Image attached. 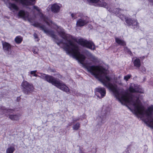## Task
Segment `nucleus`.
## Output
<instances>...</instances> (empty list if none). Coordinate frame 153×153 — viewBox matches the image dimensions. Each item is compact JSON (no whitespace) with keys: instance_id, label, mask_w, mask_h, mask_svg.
Returning a JSON list of instances; mask_svg holds the SVG:
<instances>
[{"instance_id":"1","label":"nucleus","mask_w":153,"mask_h":153,"mask_svg":"<svg viewBox=\"0 0 153 153\" xmlns=\"http://www.w3.org/2000/svg\"><path fill=\"white\" fill-rule=\"evenodd\" d=\"M45 80L62 91L67 93L70 92L69 88L64 83L57 80L53 76L47 75Z\"/></svg>"},{"instance_id":"2","label":"nucleus","mask_w":153,"mask_h":153,"mask_svg":"<svg viewBox=\"0 0 153 153\" xmlns=\"http://www.w3.org/2000/svg\"><path fill=\"white\" fill-rule=\"evenodd\" d=\"M22 88L26 94H27L31 91L33 88V85L30 84L26 81H23L21 85Z\"/></svg>"},{"instance_id":"3","label":"nucleus","mask_w":153,"mask_h":153,"mask_svg":"<svg viewBox=\"0 0 153 153\" xmlns=\"http://www.w3.org/2000/svg\"><path fill=\"white\" fill-rule=\"evenodd\" d=\"M87 1L90 3H93L96 6L103 7L107 8L108 5L107 3L103 0H87Z\"/></svg>"},{"instance_id":"4","label":"nucleus","mask_w":153,"mask_h":153,"mask_svg":"<svg viewBox=\"0 0 153 153\" xmlns=\"http://www.w3.org/2000/svg\"><path fill=\"white\" fill-rule=\"evenodd\" d=\"M128 90L129 92L131 93L136 92L141 93H144L143 90L133 83L131 84Z\"/></svg>"},{"instance_id":"5","label":"nucleus","mask_w":153,"mask_h":153,"mask_svg":"<svg viewBox=\"0 0 153 153\" xmlns=\"http://www.w3.org/2000/svg\"><path fill=\"white\" fill-rule=\"evenodd\" d=\"M88 22V21L84 19H79L76 22V26L79 27H82L86 25Z\"/></svg>"},{"instance_id":"6","label":"nucleus","mask_w":153,"mask_h":153,"mask_svg":"<svg viewBox=\"0 0 153 153\" xmlns=\"http://www.w3.org/2000/svg\"><path fill=\"white\" fill-rule=\"evenodd\" d=\"M6 5L7 7H8L10 10L14 12V10L18 11L19 8L18 6L15 4L9 2L6 3Z\"/></svg>"},{"instance_id":"7","label":"nucleus","mask_w":153,"mask_h":153,"mask_svg":"<svg viewBox=\"0 0 153 153\" xmlns=\"http://www.w3.org/2000/svg\"><path fill=\"white\" fill-rule=\"evenodd\" d=\"M18 15L25 20L27 19L29 21V13L27 12L22 10H20L18 13Z\"/></svg>"},{"instance_id":"8","label":"nucleus","mask_w":153,"mask_h":153,"mask_svg":"<svg viewBox=\"0 0 153 153\" xmlns=\"http://www.w3.org/2000/svg\"><path fill=\"white\" fill-rule=\"evenodd\" d=\"M61 5L57 4H53L51 7V10L55 13H57L59 12Z\"/></svg>"},{"instance_id":"9","label":"nucleus","mask_w":153,"mask_h":153,"mask_svg":"<svg viewBox=\"0 0 153 153\" xmlns=\"http://www.w3.org/2000/svg\"><path fill=\"white\" fill-rule=\"evenodd\" d=\"M96 91L100 94L101 97H103L106 94V90L105 88L101 87H98L96 88Z\"/></svg>"},{"instance_id":"10","label":"nucleus","mask_w":153,"mask_h":153,"mask_svg":"<svg viewBox=\"0 0 153 153\" xmlns=\"http://www.w3.org/2000/svg\"><path fill=\"white\" fill-rule=\"evenodd\" d=\"M126 19V22L127 24L129 25H136L137 26L138 25V24L136 21H133L130 19H127L125 17Z\"/></svg>"},{"instance_id":"11","label":"nucleus","mask_w":153,"mask_h":153,"mask_svg":"<svg viewBox=\"0 0 153 153\" xmlns=\"http://www.w3.org/2000/svg\"><path fill=\"white\" fill-rule=\"evenodd\" d=\"M133 63L134 66L137 68H139L141 65V62L139 58L137 57L134 58Z\"/></svg>"},{"instance_id":"12","label":"nucleus","mask_w":153,"mask_h":153,"mask_svg":"<svg viewBox=\"0 0 153 153\" xmlns=\"http://www.w3.org/2000/svg\"><path fill=\"white\" fill-rule=\"evenodd\" d=\"M2 46L4 51H8L11 49V45L7 42H2Z\"/></svg>"},{"instance_id":"13","label":"nucleus","mask_w":153,"mask_h":153,"mask_svg":"<svg viewBox=\"0 0 153 153\" xmlns=\"http://www.w3.org/2000/svg\"><path fill=\"white\" fill-rule=\"evenodd\" d=\"M20 115L19 114L16 115H10L9 117L11 120L15 121H18L19 120Z\"/></svg>"},{"instance_id":"14","label":"nucleus","mask_w":153,"mask_h":153,"mask_svg":"<svg viewBox=\"0 0 153 153\" xmlns=\"http://www.w3.org/2000/svg\"><path fill=\"white\" fill-rule=\"evenodd\" d=\"M115 42L119 45L122 46H125L126 43L123 40L117 37L115 38Z\"/></svg>"},{"instance_id":"15","label":"nucleus","mask_w":153,"mask_h":153,"mask_svg":"<svg viewBox=\"0 0 153 153\" xmlns=\"http://www.w3.org/2000/svg\"><path fill=\"white\" fill-rule=\"evenodd\" d=\"M15 150L14 146H10L6 150V153H13Z\"/></svg>"},{"instance_id":"16","label":"nucleus","mask_w":153,"mask_h":153,"mask_svg":"<svg viewBox=\"0 0 153 153\" xmlns=\"http://www.w3.org/2000/svg\"><path fill=\"white\" fill-rule=\"evenodd\" d=\"M107 9L110 12L114 13L116 15L118 14H119L121 13L123 11V10H121L119 9H116L114 10L113 11H112V10H110V9L108 10V8Z\"/></svg>"},{"instance_id":"17","label":"nucleus","mask_w":153,"mask_h":153,"mask_svg":"<svg viewBox=\"0 0 153 153\" xmlns=\"http://www.w3.org/2000/svg\"><path fill=\"white\" fill-rule=\"evenodd\" d=\"M89 58L92 61L95 62L97 60V58L95 57V56L92 55L91 53H88Z\"/></svg>"},{"instance_id":"18","label":"nucleus","mask_w":153,"mask_h":153,"mask_svg":"<svg viewBox=\"0 0 153 153\" xmlns=\"http://www.w3.org/2000/svg\"><path fill=\"white\" fill-rule=\"evenodd\" d=\"M22 38L20 36H18L16 37L15 39V41L17 43H20L22 41Z\"/></svg>"},{"instance_id":"19","label":"nucleus","mask_w":153,"mask_h":153,"mask_svg":"<svg viewBox=\"0 0 153 153\" xmlns=\"http://www.w3.org/2000/svg\"><path fill=\"white\" fill-rule=\"evenodd\" d=\"M120 76H119L118 78H119V79H116L115 80L114 82L115 83L117 84H118L120 85H123V84L122 83L121 80L120 79Z\"/></svg>"},{"instance_id":"20","label":"nucleus","mask_w":153,"mask_h":153,"mask_svg":"<svg viewBox=\"0 0 153 153\" xmlns=\"http://www.w3.org/2000/svg\"><path fill=\"white\" fill-rule=\"evenodd\" d=\"M80 126V124L79 123H77L76 124L74 125L73 127V128L74 130H78Z\"/></svg>"},{"instance_id":"21","label":"nucleus","mask_w":153,"mask_h":153,"mask_svg":"<svg viewBox=\"0 0 153 153\" xmlns=\"http://www.w3.org/2000/svg\"><path fill=\"white\" fill-rule=\"evenodd\" d=\"M39 73L41 75L40 76L39 75L38 77H40V78L42 79L45 80L47 75H46L45 74L41 73Z\"/></svg>"},{"instance_id":"22","label":"nucleus","mask_w":153,"mask_h":153,"mask_svg":"<svg viewBox=\"0 0 153 153\" xmlns=\"http://www.w3.org/2000/svg\"><path fill=\"white\" fill-rule=\"evenodd\" d=\"M131 75L128 74L124 76V79L126 81H127L131 78Z\"/></svg>"},{"instance_id":"23","label":"nucleus","mask_w":153,"mask_h":153,"mask_svg":"<svg viewBox=\"0 0 153 153\" xmlns=\"http://www.w3.org/2000/svg\"><path fill=\"white\" fill-rule=\"evenodd\" d=\"M37 71L36 70L31 71L30 72V74L32 75H33L35 76L38 77L39 75H37L36 74Z\"/></svg>"},{"instance_id":"24","label":"nucleus","mask_w":153,"mask_h":153,"mask_svg":"<svg viewBox=\"0 0 153 153\" xmlns=\"http://www.w3.org/2000/svg\"><path fill=\"white\" fill-rule=\"evenodd\" d=\"M124 50L128 52L129 54L130 55L132 54L131 52L130 51V50H129L127 47H125L124 48Z\"/></svg>"},{"instance_id":"25","label":"nucleus","mask_w":153,"mask_h":153,"mask_svg":"<svg viewBox=\"0 0 153 153\" xmlns=\"http://www.w3.org/2000/svg\"><path fill=\"white\" fill-rule=\"evenodd\" d=\"M13 111V110L11 109H4V113L6 112L7 113H12Z\"/></svg>"},{"instance_id":"26","label":"nucleus","mask_w":153,"mask_h":153,"mask_svg":"<svg viewBox=\"0 0 153 153\" xmlns=\"http://www.w3.org/2000/svg\"><path fill=\"white\" fill-rule=\"evenodd\" d=\"M71 16L72 18L74 19H76L77 17L76 14L72 13L71 14Z\"/></svg>"},{"instance_id":"27","label":"nucleus","mask_w":153,"mask_h":153,"mask_svg":"<svg viewBox=\"0 0 153 153\" xmlns=\"http://www.w3.org/2000/svg\"><path fill=\"white\" fill-rule=\"evenodd\" d=\"M33 8L34 9H36V10H37L38 12H39L40 13H41L40 11V9L38 7H37L34 6L33 7Z\"/></svg>"},{"instance_id":"28","label":"nucleus","mask_w":153,"mask_h":153,"mask_svg":"<svg viewBox=\"0 0 153 153\" xmlns=\"http://www.w3.org/2000/svg\"><path fill=\"white\" fill-rule=\"evenodd\" d=\"M34 36L35 38L38 39V37H37V35L36 34V33H35L34 34Z\"/></svg>"},{"instance_id":"29","label":"nucleus","mask_w":153,"mask_h":153,"mask_svg":"<svg viewBox=\"0 0 153 153\" xmlns=\"http://www.w3.org/2000/svg\"><path fill=\"white\" fill-rule=\"evenodd\" d=\"M120 17L121 19L123 20V19L124 16L123 15H120Z\"/></svg>"},{"instance_id":"30","label":"nucleus","mask_w":153,"mask_h":153,"mask_svg":"<svg viewBox=\"0 0 153 153\" xmlns=\"http://www.w3.org/2000/svg\"><path fill=\"white\" fill-rule=\"evenodd\" d=\"M79 120V119H78V118L76 119L75 120H74V122H76V121L78 120Z\"/></svg>"},{"instance_id":"31","label":"nucleus","mask_w":153,"mask_h":153,"mask_svg":"<svg viewBox=\"0 0 153 153\" xmlns=\"http://www.w3.org/2000/svg\"><path fill=\"white\" fill-rule=\"evenodd\" d=\"M33 53L34 54H36L37 53V52H36L35 51H34V50H33Z\"/></svg>"},{"instance_id":"32","label":"nucleus","mask_w":153,"mask_h":153,"mask_svg":"<svg viewBox=\"0 0 153 153\" xmlns=\"http://www.w3.org/2000/svg\"><path fill=\"white\" fill-rule=\"evenodd\" d=\"M41 15H42V17H44L43 15L42 14H41Z\"/></svg>"},{"instance_id":"33","label":"nucleus","mask_w":153,"mask_h":153,"mask_svg":"<svg viewBox=\"0 0 153 153\" xmlns=\"http://www.w3.org/2000/svg\"><path fill=\"white\" fill-rule=\"evenodd\" d=\"M79 153H84V152H80Z\"/></svg>"},{"instance_id":"34","label":"nucleus","mask_w":153,"mask_h":153,"mask_svg":"<svg viewBox=\"0 0 153 153\" xmlns=\"http://www.w3.org/2000/svg\"><path fill=\"white\" fill-rule=\"evenodd\" d=\"M37 41H38L39 40L38 39H37Z\"/></svg>"}]
</instances>
